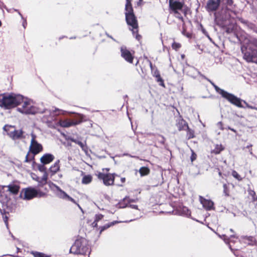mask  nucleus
<instances>
[{
  "label": "nucleus",
  "instance_id": "nucleus-49",
  "mask_svg": "<svg viewBox=\"0 0 257 257\" xmlns=\"http://www.w3.org/2000/svg\"><path fill=\"white\" fill-rule=\"evenodd\" d=\"M252 201L253 202H255V201H257V196L255 195L254 196H253L252 198Z\"/></svg>",
  "mask_w": 257,
  "mask_h": 257
},
{
  "label": "nucleus",
  "instance_id": "nucleus-27",
  "mask_svg": "<svg viewBox=\"0 0 257 257\" xmlns=\"http://www.w3.org/2000/svg\"><path fill=\"white\" fill-rule=\"evenodd\" d=\"M103 218V215L101 214H96L95 217V219L93 222L92 223V225L94 227H96L97 225V223Z\"/></svg>",
  "mask_w": 257,
  "mask_h": 257
},
{
  "label": "nucleus",
  "instance_id": "nucleus-24",
  "mask_svg": "<svg viewBox=\"0 0 257 257\" xmlns=\"http://www.w3.org/2000/svg\"><path fill=\"white\" fill-rule=\"evenodd\" d=\"M92 177L90 175H84L82 179V183L83 184H88L91 182Z\"/></svg>",
  "mask_w": 257,
  "mask_h": 257
},
{
  "label": "nucleus",
  "instance_id": "nucleus-51",
  "mask_svg": "<svg viewBox=\"0 0 257 257\" xmlns=\"http://www.w3.org/2000/svg\"><path fill=\"white\" fill-rule=\"evenodd\" d=\"M249 153L250 155H251L252 156H254V157L256 158V156L253 154L252 153V149H250L249 150Z\"/></svg>",
  "mask_w": 257,
  "mask_h": 257
},
{
  "label": "nucleus",
  "instance_id": "nucleus-31",
  "mask_svg": "<svg viewBox=\"0 0 257 257\" xmlns=\"http://www.w3.org/2000/svg\"><path fill=\"white\" fill-rule=\"evenodd\" d=\"M65 200H68V201H70L73 202V203L76 204L78 206L79 208L80 209H81V210H82V208L78 203H77L76 201L73 198H72V197H70L68 195H67L66 193H65Z\"/></svg>",
  "mask_w": 257,
  "mask_h": 257
},
{
  "label": "nucleus",
  "instance_id": "nucleus-3",
  "mask_svg": "<svg viewBox=\"0 0 257 257\" xmlns=\"http://www.w3.org/2000/svg\"><path fill=\"white\" fill-rule=\"evenodd\" d=\"M169 9L170 13L173 14L174 16L182 22L184 23V20L181 15V12H182L185 16L187 13L183 10V7L185 4L184 2H179L175 0H169Z\"/></svg>",
  "mask_w": 257,
  "mask_h": 257
},
{
  "label": "nucleus",
  "instance_id": "nucleus-41",
  "mask_svg": "<svg viewBox=\"0 0 257 257\" xmlns=\"http://www.w3.org/2000/svg\"><path fill=\"white\" fill-rule=\"evenodd\" d=\"M248 194L252 197V198L255 195V192L253 191V190H252L251 189H248Z\"/></svg>",
  "mask_w": 257,
  "mask_h": 257
},
{
  "label": "nucleus",
  "instance_id": "nucleus-64",
  "mask_svg": "<svg viewBox=\"0 0 257 257\" xmlns=\"http://www.w3.org/2000/svg\"><path fill=\"white\" fill-rule=\"evenodd\" d=\"M2 197V196H1L0 197V200H1Z\"/></svg>",
  "mask_w": 257,
  "mask_h": 257
},
{
  "label": "nucleus",
  "instance_id": "nucleus-36",
  "mask_svg": "<svg viewBox=\"0 0 257 257\" xmlns=\"http://www.w3.org/2000/svg\"><path fill=\"white\" fill-rule=\"evenodd\" d=\"M32 253L34 257H50L49 255L41 252H34Z\"/></svg>",
  "mask_w": 257,
  "mask_h": 257
},
{
  "label": "nucleus",
  "instance_id": "nucleus-58",
  "mask_svg": "<svg viewBox=\"0 0 257 257\" xmlns=\"http://www.w3.org/2000/svg\"><path fill=\"white\" fill-rule=\"evenodd\" d=\"M4 8L8 11V12H10V11L7 8V7L6 6H5Z\"/></svg>",
  "mask_w": 257,
  "mask_h": 257
},
{
  "label": "nucleus",
  "instance_id": "nucleus-23",
  "mask_svg": "<svg viewBox=\"0 0 257 257\" xmlns=\"http://www.w3.org/2000/svg\"><path fill=\"white\" fill-rule=\"evenodd\" d=\"M224 149V148L221 145L217 144L215 148L212 150L211 153L215 154H219L221 151Z\"/></svg>",
  "mask_w": 257,
  "mask_h": 257
},
{
  "label": "nucleus",
  "instance_id": "nucleus-53",
  "mask_svg": "<svg viewBox=\"0 0 257 257\" xmlns=\"http://www.w3.org/2000/svg\"><path fill=\"white\" fill-rule=\"evenodd\" d=\"M26 20H25L23 23V26L24 28H26Z\"/></svg>",
  "mask_w": 257,
  "mask_h": 257
},
{
  "label": "nucleus",
  "instance_id": "nucleus-26",
  "mask_svg": "<svg viewBox=\"0 0 257 257\" xmlns=\"http://www.w3.org/2000/svg\"><path fill=\"white\" fill-rule=\"evenodd\" d=\"M139 172L141 176H144L149 174L150 170L148 167H142L140 169Z\"/></svg>",
  "mask_w": 257,
  "mask_h": 257
},
{
  "label": "nucleus",
  "instance_id": "nucleus-39",
  "mask_svg": "<svg viewBox=\"0 0 257 257\" xmlns=\"http://www.w3.org/2000/svg\"><path fill=\"white\" fill-rule=\"evenodd\" d=\"M134 36H135V37L136 39H137L138 41H140L142 39L141 35H139V28H138L137 30H135V32H132Z\"/></svg>",
  "mask_w": 257,
  "mask_h": 257
},
{
  "label": "nucleus",
  "instance_id": "nucleus-56",
  "mask_svg": "<svg viewBox=\"0 0 257 257\" xmlns=\"http://www.w3.org/2000/svg\"><path fill=\"white\" fill-rule=\"evenodd\" d=\"M228 129L231 130L232 131L234 132H236L235 130H234L233 128H231L230 127H228Z\"/></svg>",
  "mask_w": 257,
  "mask_h": 257
},
{
  "label": "nucleus",
  "instance_id": "nucleus-13",
  "mask_svg": "<svg viewBox=\"0 0 257 257\" xmlns=\"http://www.w3.org/2000/svg\"><path fill=\"white\" fill-rule=\"evenodd\" d=\"M220 0H208L206 6V10L208 12L216 11L219 8Z\"/></svg>",
  "mask_w": 257,
  "mask_h": 257
},
{
  "label": "nucleus",
  "instance_id": "nucleus-12",
  "mask_svg": "<svg viewBox=\"0 0 257 257\" xmlns=\"http://www.w3.org/2000/svg\"><path fill=\"white\" fill-rule=\"evenodd\" d=\"M30 151L34 155H36L43 150L42 146L38 143L35 139V138L33 136V138L31 140V143L30 147Z\"/></svg>",
  "mask_w": 257,
  "mask_h": 257
},
{
  "label": "nucleus",
  "instance_id": "nucleus-8",
  "mask_svg": "<svg viewBox=\"0 0 257 257\" xmlns=\"http://www.w3.org/2000/svg\"><path fill=\"white\" fill-rule=\"evenodd\" d=\"M96 176L99 180L103 181V183L105 185L110 186L113 184L115 176L117 175L115 174H105L98 172Z\"/></svg>",
  "mask_w": 257,
  "mask_h": 257
},
{
  "label": "nucleus",
  "instance_id": "nucleus-45",
  "mask_svg": "<svg viewBox=\"0 0 257 257\" xmlns=\"http://www.w3.org/2000/svg\"><path fill=\"white\" fill-rule=\"evenodd\" d=\"M128 207H130L133 209H138V206L137 205L130 204L128 205Z\"/></svg>",
  "mask_w": 257,
  "mask_h": 257
},
{
  "label": "nucleus",
  "instance_id": "nucleus-18",
  "mask_svg": "<svg viewBox=\"0 0 257 257\" xmlns=\"http://www.w3.org/2000/svg\"><path fill=\"white\" fill-rule=\"evenodd\" d=\"M241 238L244 240L245 243H247L249 245H253L255 241V238L251 236H241Z\"/></svg>",
  "mask_w": 257,
  "mask_h": 257
},
{
  "label": "nucleus",
  "instance_id": "nucleus-38",
  "mask_svg": "<svg viewBox=\"0 0 257 257\" xmlns=\"http://www.w3.org/2000/svg\"><path fill=\"white\" fill-rule=\"evenodd\" d=\"M223 192L225 196H228L229 195V191L228 189V185L226 184H224L223 186Z\"/></svg>",
  "mask_w": 257,
  "mask_h": 257
},
{
  "label": "nucleus",
  "instance_id": "nucleus-1",
  "mask_svg": "<svg viewBox=\"0 0 257 257\" xmlns=\"http://www.w3.org/2000/svg\"><path fill=\"white\" fill-rule=\"evenodd\" d=\"M22 104V107L19 108L20 112H44L41 106L43 104L36 102L33 99L18 94H0V107L10 109Z\"/></svg>",
  "mask_w": 257,
  "mask_h": 257
},
{
  "label": "nucleus",
  "instance_id": "nucleus-34",
  "mask_svg": "<svg viewBox=\"0 0 257 257\" xmlns=\"http://www.w3.org/2000/svg\"><path fill=\"white\" fill-rule=\"evenodd\" d=\"M181 46L182 45L180 43L176 42H174L172 44V49L175 51H178Z\"/></svg>",
  "mask_w": 257,
  "mask_h": 257
},
{
  "label": "nucleus",
  "instance_id": "nucleus-61",
  "mask_svg": "<svg viewBox=\"0 0 257 257\" xmlns=\"http://www.w3.org/2000/svg\"><path fill=\"white\" fill-rule=\"evenodd\" d=\"M106 169V170L107 171H108L109 170V169H107V168H106V169Z\"/></svg>",
  "mask_w": 257,
  "mask_h": 257
},
{
  "label": "nucleus",
  "instance_id": "nucleus-59",
  "mask_svg": "<svg viewBox=\"0 0 257 257\" xmlns=\"http://www.w3.org/2000/svg\"><path fill=\"white\" fill-rule=\"evenodd\" d=\"M127 115L128 118L131 120V118H130V115H129L128 113H127Z\"/></svg>",
  "mask_w": 257,
  "mask_h": 257
},
{
  "label": "nucleus",
  "instance_id": "nucleus-15",
  "mask_svg": "<svg viewBox=\"0 0 257 257\" xmlns=\"http://www.w3.org/2000/svg\"><path fill=\"white\" fill-rule=\"evenodd\" d=\"M177 126L179 131L186 130L188 128V125L187 122L184 120L181 115H179L177 120Z\"/></svg>",
  "mask_w": 257,
  "mask_h": 257
},
{
  "label": "nucleus",
  "instance_id": "nucleus-17",
  "mask_svg": "<svg viewBox=\"0 0 257 257\" xmlns=\"http://www.w3.org/2000/svg\"><path fill=\"white\" fill-rule=\"evenodd\" d=\"M83 121L82 115H79L78 118L77 120H67L65 119V127H69L72 125H75L80 123Z\"/></svg>",
  "mask_w": 257,
  "mask_h": 257
},
{
  "label": "nucleus",
  "instance_id": "nucleus-6",
  "mask_svg": "<svg viewBox=\"0 0 257 257\" xmlns=\"http://www.w3.org/2000/svg\"><path fill=\"white\" fill-rule=\"evenodd\" d=\"M241 52L243 54V58L248 63H257V50L251 47L242 46Z\"/></svg>",
  "mask_w": 257,
  "mask_h": 257
},
{
  "label": "nucleus",
  "instance_id": "nucleus-10",
  "mask_svg": "<svg viewBox=\"0 0 257 257\" xmlns=\"http://www.w3.org/2000/svg\"><path fill=\"white\" fill-rule=\"evenodd\" d=\"M5 131L8 132V135L13 139H17L22 137L23 132L22 130L16 131L12 125H6L4 127Z\"/></svg>",
  "mask_w": 257,
  "mask_h": 257
},
{
  "label": "nucleus",
  "instance_id": "nucleus-28",
  "mask_svg": "<svg viewBox=\"0 0 257 257\" xmlns=\"http://www.w3.org/2000/svg\"><path fill=\"white\" fill-rule=\"evenodd\" d=\"M180 213L182 215L189 217L191 215V212L186 207H183L180 210Z\"/></svg>",
  "mask_w": 257,
  "mask_h": 257
},
{
  "label": "nucleus",
  "instance_id": "nucleus-30",
  "mask_svg": "<svg viewBox=\"0 0 257 257\" xmlns=\"http://www.w3.org/2000/svg\"><path fill=\"white\" fill-rule=\"evenodd\" d=\"M75 143L77 144L82 149L83 151L86 152L87 150V147L86 145L85 142H82L78 141H73Z\"/></svg>",
  "mask_w": 257,
  "mask_h": 257
},
{
  "label": "nucleus",
  "instance_id": "nucleus-46",
  "mask_svg": "<svg viewBox=\"0 0 257 257\" xmlns=\"http://www.w3.org/2000/svg\"><path fill=\"white\" fill-rule=\"evenodd\" d=\"M147 62L149 64V65L150 66V68H151V69H153V64H152V62L150 60H149L147 58Z\"/></svg>",
  "mask_w": 257,
  "mask_h": 257
},
{
  "label": "nucleus",
  "instance_id": "nucleus-50",
  "mask_svg": "<svg viewBox=\"0 0 257 257\" xmlns=\"http://www.w3.org/2000/svg\"><path fill=\"white\" fill-rule=\"evenodd\" d=\"M217 124L221 130H223V128L222 127V123L221 122H218Z\"/></svg>",
  "mask_w": 257,
  "mask_h": 257
},
{
  "label": "nucleus",
  "instance_id": "nucleus-52",
  "mask_svg": "<svg viewBox=\"0 0 257 257\" xmlns=\"http://www.w3.org/2000/svg\"><path fill=\"white\" fill-rule=\"evenodd\" d=\"M251 147H252V145H251V144H249V145H247V146L245 147V148H246V149H248L249 150L250 149H251Z\"/></svg>",
  "mask_w": 257,
  "mask_h": 257
},
{
  "label": "nucleus",
  "instance_id": "nucleus-37",
  "mask_svg": "<svg viewBox=\"0 0 257 257\" xmlns=\"http://www.w3.org/2000/svg\"><path fill=\"white\" fill-rule=\"evenodd\" d=\"M156 139L161 144H164L165 139L163 136L160 135H157L156 137Z\"/></svg>",
  "mask_w": 257,
  "mask_h": 257
},
{
  "label": "nucleus",
  "instance_id": "nucleus-9",
  "mask_svg": "<svg viewBox=\"0 0 257 257\" xmlns=\"http://www.w3.org/2000/svg\"><path fill=\"white\" fill-rule=\"evenodd\" d=\"M42 193L38 192L36 189L32 188H28L24 189L22 193V197L26 200H30L35 197H41Z\"/></svg>",
  "mask_w": 257,
  "mask_h": 257
},
{
  "label": "nucleus",
  "instance_id": "nucleus-14",
  "mask_svg": "<svg viewBox=\"0 0 257 257\" xmlns=\"http://www.w3.org/2000/svg\"><path fill=\"white\" fill-rule=\"evenodd\" d=\"M199 198L200 202L205 209L211 210L214 208V203L211 200L206 199L201 196H199Z\"/></svg>",
  "mask_w": 257,
  "mask_h": 257
},
{
  "label": "nucleus",
  "instance_id": "nucleus-21",
  "mask_svg": "<svg viewBox=\"0 0 257 257\" xmlns=\"http://www.w3.org/2000/svg\"><path fill=\"white\" fill-rule=\"evenodd\" d=\"M9 191L13 194H17L19 190V187L17 185H10L7 186Z\"/></svg>",
  "mask_w": 257,
  "mask_h": 257
},
{
  "label": "nucleus",
  "instance_id": "nucleus-55",
  "mask_svg": "<svg viewBox=\"0 0 257 257\" xmlns=\"http://www.w3.org/2000/svg\"><path fill=\"white\" fill-rule=\"evenodd\" d=\"M125 178H121V181L123 183L125 182Z\"/></svg>",
  "mask_w": 257,
  "mask_h": 257
},
{
  "label": "nucleus",
  "instance_id": "nucleus-44",
  "mask_svg": "<svg viewBox=\"0 0 257 257\" xmlns=\"http://www.w3.org/2000/svg\"><path fill=\"white\" fill-rule=\"evenodd\" d=\"M218 236H219L221 238L223 239L225 241V242L226 243H228L227 240V239H226V235H218Z\"/></svg>",
  "mask_w": 257,
  "mask_h": 257
},
{
  "label": "nucleus",
  "instance_id": "nucleus-2",
  "mask_svg": "<svg viewBox=\"0 0 257 257\" xmlns=\"http://www.w3.org/2000/svg\"><path fill=\"white\" fill-rule=\"evenodd\" d=\"M69 252L77 254H87L90 252L88 241L84 237H78L69 250Z\"/></svg>",
  "mask_w": 257,
  "mask_h": 257
},
{
  "label": "nucleus",
  "instance_id": "nucleus-29",
  "mask_svg": "<svg viewBox=\"0 0 257 257\" xmlns=\"http://www.w3.org/2000/svg\"><path fill=\"white\" fill-rule=\"evenodd\" d=\"M54 189L58 196L62 198L64 197V193L58 187L55 186Z\"/></svg>",
  "mask_w": 257,
  "mask_h": 257
},
{
  "label": "nucleus",
  "instance_id": "nucleus-4",
  "mask_svg": "<svg viewBox=\"0 0 257 257\" xmlns=\"http://www.w3.org/2000/svg\"><path fill=\"white\" fill-rule=\"evenodd\" d=\"M212 84L214 86L216 92L220 94L223 98L237 107H242L241 100L240 98L237 97L234 95L229 93L228 92L220 88L213 83H212Z\"/></svg>",
  "mask_w": 257,
  "mask_h": 257
},
{
  "label": "nucleus",
  "instance_id": "nucleus-35",
  "mask_svg": "<svg viewBox=\"0 0 257 257\" xmlns=\"http://www.w3.org/2000/svg\"><path fill=\"white\" fill-rule=\"evenodd\" d=\"M232 176L237 179L238 181H241L242 180V178L241 176L238 174V173L236 171H232L231 173Z\"/></svg>",
  "mask_w": 257,
  "mask_h": 257
},
{
  "label": "nucleus",
  "instance_id": "nucleus-43",
  "mask_svg": "<svg viewBox=\"0 0 257 257\" xmlns=\"http://www.w3.org/2000/svg\"><path fill=\"white\" fill-rule=\"evenodd\" d=\"M233 0H227L226 4L229 6H231L233 5Z\"/></svg>",
  "mask_w": 257,
  "mask_h": 257
},
{
  "label": "nucleus",
  "instance_id": "nucleus-32",
  "mask_svg": "<svg viewBox=\"0 0 257 257\" xmlns=\"http://www.w3.org/2000/svg\"><path fill=\"white\" fill-rule=\"evenodd\" d=\"M133 10L132 5V0H126V4L125 7V10Z\"/></svg>",
  "mask_w": 257,
  "mask_h": 257
},
{
  "label": "nucleus",
  "instance_id": "nucleus-48",
  "mask_svg": "<svg viewBox=\"0 0 257 257\" xmlns=\"http://www.w3.org/2000/svg\"><path fill=\"white\" fill-rule=\"evenodd\" d=\"M4 221L6 224V225H8V217L6 216L4 217Z\"/></svg>",
  "mask_w": 257,
  "mask_h": 257
},
{
  "label": "nucleus",
  "instance_id": "nucleus-25",
  "mask_svg": "<svg viewBox=\"0 0 257 257\" xmlns=\"http://www.w3.org/2000/svg\"><path fill=\"white\" fill-rule=\"evenodd\" d=\"M185 131H187L186 137L188 140L195 138V136L194 134V131L193 130L190 128L189 126L188 128H186Z\"/></svg>",
  "mask_w": 257,
  "mask_h": 257
},
{
  "label": "nucleus",
  "instance_id": "nucleus-20",
  "mask_svg": "<svg viewBox=\"0 0 257 257\" xmlns=\"http://www.w3.org/2000/svg\"><path fill=\"white\" fill-rule=\"evenodd\" d=\"M59 163V161H58L53 165L51 166V167L50 168L49 171L51 173L52 175H53L59 170L60 166Z\"/></svg>",
  "mask_w": 257,
  "mask_h": 257
},
{
  "label": "nucleus",
  "instance_id": "nucleus-57",
  "mask_svg": "<svg viewBox=\"0 0 257 257\" xmlns=\"http://www.w3.org/2000/svg\"><path fill=\"white\" fill-rule=\"evenodd\" d=\"M230 237L236 238L237 237L235 235H230Z\"/></svg>",
  "mask_w": 257,
  "mask_h": 257
},
{
  "label": "nucleus",
  "instance_id": "nucleus-40",
  "mask_svg": "<svg viewBox=\"0 0 257 257\" xmlns=\"http://www.w3.org/2000/svg\"><path fill=\"white\" fill-rule=\"evenodd\" d=\"M123 201H126L127 202L128 204H129L131 202H135L136 201L135 200L130 199L128 197H125L123 199Z\"/></svg>",
  "mask_w": 257,
  "mask_h": 257
},
{
  "label": "nucleus",
  "instance_id": "nucleus-47",
  "mask_svg": "<svg viewBox=\"0 0 257 257\" xmlns=\"http://www.w3.org/2000/svg\"><path fill=\"white\" fill-rule=\"evenodd\" d=\"M252 44L256 47H257V39H254L252 42Z\"/></svg>",
  "mask_w": 257,
  "mask_h": 257
},
{
  "label": "nucleus",
  "instance_id": "nucleus-16",
  "mask_svg": "<svg viewBox=\"0 0 257 257\" xmlns=\"http://www.w3.org/2000/svg\"><path fill=\"white\" fill-rule=\"evenodd\" d=\"M54 159V157L50 154H45L40 158V162L43 165H47L50 163Z\"/></svg>",
  "mask_w": 257,
  "mask_h": 257
},
{
  "label": "nucleus",
  "instance_id": "nucleus-63",
  "mask_svg": "<svg viewBox=\"0 0 257 257\" xmlns=\"http://www.w3.org/2000/svg\"><path fill=\"white\" fill-rule=\"evenodd\" d=\"M2 26V22L1 21H0V27Z\"/></svg>",
  "mask_w": 257,
  "mask_h": 257
},
{
  "label": "nucleus",
  "instance_id": "nucleus-22",
  "mask_svg": "<svg viewBox=\"0 0 257 257\" xmlns=\"http://www.w3.org/2000/svg\"><path fill=\"white\" fill-rule=\"evenodd\" d=\"M119 222L118 221H112L111 222H110V223H108L102 226H101L99 227V229H100V232L99 233L101 234V232L102 231H103L104 230L108 228L109 227H110V226L118 223Z\"/></svg>",
  "mask_w": 257,
  "mask_h": 257
},
{
  "label": "nucleus",
  "instance_id": "nucleus-33",
  "mask_svg": "<svg viewBox=\"0 0 257 257\" xmlns=\"http://www.w3.org/2000/svg\"><path fill=\"white\" fill-rule=\"evenodd\" d=\"M128 204L127 202L126 201H123V200L122 201L120 202L117 204V207L119 208H123L126 207H128Z\"/></svg>",
  "mask_w": 257,
  "mask_h": 257
},
{
  "label": "nucleus",
  "instance_id": "nucleus-5",
  "mask_svg": "<svg viewBox=\"0 0 257 257\" xmlns=\"http://www.w3.org/2000/svg\"><path fill=\"white\" fill-rule=\"evenodd\" d=\"M45 165H39L38 167L39 173L37 174H31L32 179L38 182L39 185L42 186L47 183L48 173Z\"/></svg>",
  "mask_w": 257,
  "mask_h": 257
},
{
  "label": "nucleus",
  "instance_id": "nucleus-19",
  "mask_svg": "<svg viewBox=\"0 0 257 257\" xmlns=\"http://www.w3.org/2000/svg\"><path fill=\"white\" fill-rule=\"evenodd\" d=\"M156 78V81L159 83V85L163 87H165V85L164 83V80L161 77L160 72L159 71L157 70L155 72L154 75Z\"/></svg>",
  "mask_w": 257,
  "mask_h": 257
},
{
  "label": "nucleus",
  "instance_id": "nucleus-7",
  "mask_svg": "<svg viewBox=\"0 0 257 257\" xmlns=\"http://www.w3.org/2000/svg\"><path fill=\"white\" fill-rule=\"evenodd\" d=\"M125 20L128 25L132 27V32L139 28L138 23L136 17L134 13V10L125 11Z\"/></svg>",
  "mask_w": 257,
  "mask_h": 257
},
{
  "label": "nucleus",
  "instance_id": "nucleus-54",
  "mask_svg": "<svg viewBox=\"0 0 257 257\" xmlns=\"http://www.w3.org/2000/svg\"><path fill=\"white\" fill-rule=\"evenodd\" d=\"M15 11L18 12L19 14L21 16L22 18L23 19V17L20 12L18 11V10L15 9Z\"/></svg>",
  "mask_w": 257,
  "mask_h": 257
},
{
  "label": "nucleus",
  "instance_id": "nucleus-62",
  "mask_svg": "<svg viewBox=\"0 0 257 257\" xmlns=\"http://www.w3.org/2000/svg\"><path fill=\"white\" fill-rule=\"evenodd\" d=\"M219 175L220 176H221V173L220 172H219Z\"/></svg>",
  "mask_w": 257,
  "mask_h": 257
},
{
  "label": "nucleus",
  "instance_id": "nucleus-11",
  "mask_svg": "<svg viewBox=\"0 0 257 257\" xmlns=\"http://www.w3.org/2000/svg\"><path fill=\"white\" fill-rule=\"evenodd\" d=\"M121 56L128 63L132 64L134 59L135 52L132 53L125 47L120 48Z\"/></svg>",
  "mask_w": 257,
  "mask_h": 257
},
{
  "label": "nucleus",
  "instance_id": "nucleus-60",
  "mask_svg": "<svg viewBox=\"0 0 257 257\" xmlns=\"http://www.w3.org/2000/svg\"><path fill=\"white\" fill-rule=\"evenodd\" d=\"M230 231L231 232H233V229H230Z\"/></svg>",
  "mask_w": 257,
  "mask_h": 257
},
{
  "label": "nucleus",
  "instance_id": "nucleus-42",
  "mask_svg": "<svg viewBox=\"0 0 257 257\" xmlns=\"http://www.w3.org/2000/svg\"><path fill=\"white\" fill-rule=\"evenodd\" d=\"M196 155L193 152H192V155L190 158L191 162H193L196 159Z\"/></svg>",
  "mask_w": 257,
  "mask_h": 257
}]
</instances>
